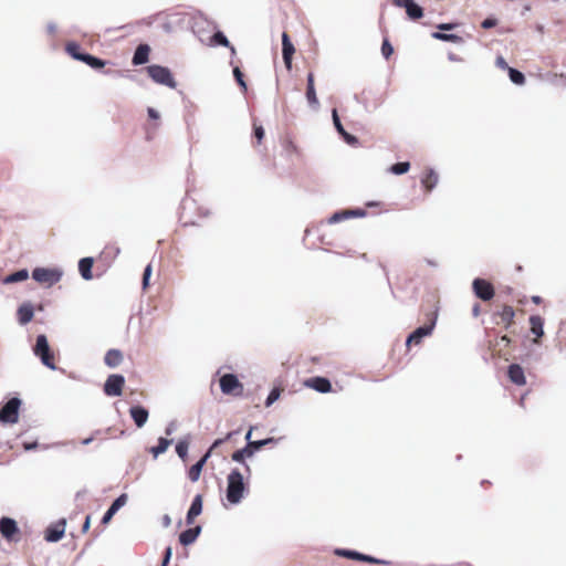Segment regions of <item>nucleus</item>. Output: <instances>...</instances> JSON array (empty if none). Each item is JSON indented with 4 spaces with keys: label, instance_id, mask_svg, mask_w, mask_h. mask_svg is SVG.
Returning <instances> with one entry per match:
<instances>
[{
    "label": "nucleus",
    "instance_id": "obj_26",
    "mask_svg": "<svg viewBox=\"0 0 566 566\" xmlns=\"http://www.w3.org/2000/svg\"><path fill=\"white\" fill-rule=\"evenodd\" d=\"M93 264H94V259L91 256L82 258L78 261V272L85 281H90L93 279V273H92Z\"/></svg>",
    "mask_w": 566,
    "mask_h": 566
},
{
    "label": "nucleus",
    "instance_id": "obj_11",
    "mask_svg": "<svg viewBox=\"0 0 566 566\" xmlns=\"http://www.w3.org/2000/svg\"><path fill=\"white\" fill-rule=\"evenodd\" d=\"M125 377L120 374H112L104 382V392L109 397H118L123 392Z\"/></svg>",
    "mask_w": 566,
    "mask_h": 566
},
{
    "label": "nucleus",
    "instance_id": "obj_31",
    "mask_svg": "<svg viewBox=\"0 0 566 566\" xmlns=\"http://www.w3.org/2000/svg\"><path fill=\"white\" fill-rule=\"evenodd\" d=\"M171 443H172L171 439L160 437V438H158L157 446L150 448V452L154 455V458L156 459L160 454L165 453Z\"/></svg>",
    "mask_w": 566,
    "mask_h": 566
},
{
    "label": "nucleus",
    "instance_id": "obj_1",
    "mask_svg": "<svg viewBox=\"0 0 566 566\" xmlns=\"http://www.w3.org/2000/svg\"><path fill=\"white\" fill-rule=\"evenodd\" d=\"M245 492L247 486L243 481V474L239 469H232L227 478L226 497L228 502L231 504H239Z\"/></svg>",
    "mask_w": 566,
    "mask_h": 566
},
{
    "label": "nucleus",
    "instance_id": "obj_64",
    "mask_svg": "<svg viewBox=\"0 0 566 566\" xmlns=\"http://www.w3.org/2000/svg\"><path fill=\"white\" fill-rule=\"evenodd\" d=\"M510 342H511V339H510V337H509V336L503 335V336L501 337V343H502V344H504L505 346H507V345L510 344Z\"/></svg>",
    "mask_w": 566,
    "mask_h": 566
},
{
    "label": "nucleus",
    "instance_id": "obj_42",
    "mask_svg": "<svg viewBox=\"0 0 566 566\" xmlns=\"http://www.w3.org/2000/svg\"><path fill=\"white\" fill-rule=\"evenodd\" d=\"M347 212L345 210H338L328 218V223L334 224L344 220H347Z\"/></svg>",
    "mask_w": 566,
    "mask_h": 566
},
{
    "label": "nucleus",
    "instance_id": "obj_35",
    "mask_svg": "<svg viewBox=\"0 0 566 566\" xmlns=\"http://www.w3.org/2000/svg\"><path fill=\"white\" fill-rule=\"evenodd\" d=\"M431 36L436 40H440L443 42H451V43H460L462 42V38L454 34V33H446V32H433Z\"/></svg>",
    "mask_w": 566,
    "mask_h": 566
},
{
    "label": "nucleus",
    "instance_id": "obj_6",
    "mask_svg": "<svg viewBox=\"0 0 566 566\" xmlns=\"http://www.w3.org/2000/svg\"><path fill=\"white\" fill-rule=\"evenodd\" d=\"M63 272L59 269L35 268L32 271V279L41 284L52 286L61 281Z\"/></svg>",
    "mask_w": 566,
    "mask_h": 566
},
{
    "label": "nucleus",
    "instance_id": "obj_56",
    "mask_svg": "<svg viewBox=\"0 0 566 566\" xmlns=\"http://www.w3.org/2000/svg\"><path fill=\"white\" fill-rule=\"evenodd\" d=\"M161 524L165 528L171 525V517L168 514H165L161 518Z\"/></svg>",
    "mask_w": 566,
    "mask_h": 566
},
{
    "label": "nucleus",
    "instance_id": "obj_41",
    "mask_svg": "<svg viewBox=\"0 0 566 566\" xmlns=\"http://www.w3.org/2000/svg\"><path fill=\"white\" fill-rule=\"evenodd\" d=\"M280 396H281V389L277 387L272 388L265 399V406L266 407L272 406L276 400H279Z\"/></svg>",
    "mask_w": 566,
    "mask_h": 566
},
{
    "label": "nucleus",
    "instance_id": "obj_14",
    "mask_svg": "<svg viewBox=\"0 0 566 566\" xmlns=\"http://www.w3.org/2000/svg\"><path fill=\"white\" fill-rule=\"evenodd\" d=\"M128 501V495L126 493H123L120 494L119 496H117L113 502L112 504L109 505V507L107 509V511L104 513L102 520H101V523L106 525L108 524L113 516L123 507L126 505Z\"/></svg>",
    "mask_w": 566,
    "mask_h": 566
},
{
    "label": "nucleus",
    "instance_id": "obj_61",
    "mask_svg": "<svg viewBox=\"0 0 566 566\" xmlns=\"http://www.w3.org/2000/svg\"><path fill=\"white\" fill-rule=\"evenodd\" d=\"M48 33L53 34L56 31V25L53 22L48 23L46 25Z\"/></svg>",
    "mask_w": 566,
    "mask_h": 566
},
{
    "label": "nucleus",
    "instance_id": "obj_49",
    "mask_svg": "<svg viewBox=\"0 0 566 566\" xmlns=\"http://www.w3.org/2000/svg\"><path fill=\"white\" fill-rule=\"evenodd\" d=\"M497 23V20L495 18H486L482 21L481 27L483 29H491L494 28Z\"/></svg>",
    "mask_w": 566,
    "mask_h": 566
},
{
    "label": "nucleus",
    "instance_id": "obj_57",
    "mask_svg": "<svg viewBox=\"0 0 566 566\" xmlns=\"http://www.w3.org/2000/svg\"><path fill=\"white\" fill-rule=\"evenodd\" d=\"M90 526H91V516H90V515H87V516L85 517L84 523H83L82 532H83V533H86V532L90 530Z\"/></svg>",
    "mask_w": 566,
    "mask_h": 566
},
{
    "label": "nucleus",
    "instance_id": "obj_15",
    "mask_svg": "<svg viewBox=\"0 0 566 566\" xmlns=\"http://www.w3.org/2000/svg\"><path fill=\"white\" fill-rule=\"evenodd\" d=\"M332 119H333L335 129L342 136V138L344 139V142L346 144H348L350 146L358 145V143H359L358 138L356 136L349 134L348 132H346V129L344 128L336 108H334L332 111Z\"/></svg>",
    "mask_w": 566,
    "mask_h": 566
},
{
    "label": "nucleus",
    "instance_id": "obj_43",
    "mask_svg": "<svg viewBox=\"0 0 566 566\" xmlns=\"http://www.w3.org/2000/svg\"><path fill=\"white\" fill-rule=\"evenodd\" d=\"M233 76L238 83V85L243 90V91H247V83L244 81V77H243V73L241 72L240 67L235 66L233 69Z\"/></svg>",
    "mask_w": 566,
    "mask_h": 566
},
{
    "label": "nucleus",
    "instance_id": "obj_24",
    "mask_svg": "<svg viewBox=\"0 0 566 566\" xmlns=\"http://www.w3.org/2000/svg\"><path fill=\"white\" fill-rule=\"evenodd\" d=\"M210 458V451H207L188 471V478L191 482H197L200 478L201 471Z\"/></svg>",
    "mask_w": 566,
    "mask_h": 566
},
{
    "label": "nucleus",
    "instance_id": "obj_51",
    "mask_svg": "<svg viewBox=\"0 0 566 566\" xmlns=\"http://www.w3.org/2000/svg\"><path fill=\"white\" fill-rule=\"evenodd\" d=\"M147 115L150 119L157 120L160 118L159 112L155 109L154 107L147 108Z\"/></svg>",
    "mask_w": 566,
    "mask_h": 566
},
{
    "label": "nucleus",
    "instance_id": "obj_25",
    "mask_svg": "<svg viewBox=\"0 0 566 566\" xmlns=\"http://www.w3.org/2000/svg\"><path fill=\"white\" fill-rule=\"evenodd\" d=\"M123 353L119 349H108L104 357V363L109 368H116L123 363Z\"/></svg>",
    "mask_w": 566,
    "mask_h": 566
},
{
    "label": "nucleus",
    "instance_id": "obj_33",
    "mask_svg": "<svg viewBox=\"0 0 566 566\" xmlns=\"http://www.w3.org/2000/svg\"><path fill=\"white\" fill-rule=\"evenodd\" d=\"M29 277V271L27 269L18 270L3 279L4 284H11L17 282L25 281Z\"/></svg>",
    "mask_w": 566,
    "mask_h": 566
},
{
    "label": "nucleus",
    "instance_id": "obj_10",
    "mask_svg": "<svg viewBox=\"0 0 566 566\" xmlns=\"http://www.w3.org/2000/svg\"><path fill=\"white\" fill-rule=\"evenodd\" d=\"M220 389L224 395H239L243 386L234 374H224L220 377Z\"/></svg>",
    "mask_w": 566,
    "mask_h": 566
},
{
    "label": "nucleus",
    "instance_id": "obj_47",
    "mask_svg": "<svg viewBox=\"0 0 566 566\" xmlns=\"http://www.w3.org/2000/svg\"><path fill=\"white\" fill-rule=\"evenodd\" d=\"M264 128L261 125H253V135L256 138L258 143L262 142V139L264 138Z\"/></svg>",
    "mask_w": 566,
    "mask_h": 566
},
{
    "label": "nucleus",
    "instance_id": "obj_45",
    "mask_svg": "<svg viewBox=\"0 0 566 566\" xmlns=\"http://www.w3.org/2000/svg\"><path fill=\"white\" fill-rule=\"evenodd\" d=\"M151 272H153V269H151V265L148 264L145 269H144V273H143V280H142V286H143V290H146L149 285V280H150V276H151Z\"/></svg>",
    "mask_w": 566,
    "mask_h": 566
},
{
    "label": "nucleus",
    "instance_id": "obj_17",
    "mask_svg": "<svg viewBox=\"0 0 566 566\" xmlns=\"http://www.w3.org/2000/svg\"><path fill=\"white\" fill-rule=\"evenodd\" d=\"M397 7L403 8L410 20H418L423 17V9L415 0H400Z\"/></svg>",
    "mask_w": 566,
    "mask_h": 566
},
{
    "label": "nucleus",
    "instance_id": "obj_8",
    "mask_svg": "<svg viewBox=\"0 0 566 566\" xmlns=\"http://www.w3.org/2000/svg\"><path fill=\"white\" fill-rule=\"evenodd\" d=\"M334 554L339 557L369 563V564H388L387 560L376 558L371 555L363 554L360 552L348 548H335Z\"/></svg>",
    "mask_w": 566,
    "mask_h": 566
},
{
    "label": "nucleus",
    "instance_id": "obj_12",
    "mask_svg": "<svg viewBox=\"0 0 566 566\" xmlns=\"http://www.w3.org/2000/svg\"><path fill=\"white\" fill-rule=\"evenodd\" d=\"M65 526V518H61L56 523L49 525L44 533V539L49 543L59 542L64 536Z\"/></svg>",
    "mask_w": 566,
    "mask_h": 566
},
{
    "label": "nucleus",
    "instance_id": "obj_46",
    "mask_svg": "<svg viewBox=\"0 0 566 566\" xmlns=\"http://www.w3.org/2000/svg\"><path fill=\"white\" fill-rule=\"evenodd\" d=\"M346 212H347V218H361V217H365L366 216V210L361 209V208H356V209H346Z\"/></svg>",
    "mask_w": 566,
    "mask_h": 566
},
{
    "label": "nucleus",
    "instance_id": "obj_18",
    "mask_svg": "<svg viewBox=\"0 0 566 566\" xmlns=\"http://www.w3.org/2000/svg\"><path fill=\"white\" fill-rule=\"evenodd\" d=\"M295 48L286 32L282 33V57L287 70L292 67V59Z\"/></svg>",
    "mask_w": 566,
    "mask_h": 566
},
{
    "label": "nucleus",
    "instance_id": "obj_22",
    "mask_svg": "<svg viewBox=\"0 0 566 566\" xmlns=\"http://www.w3.org/2000/svg\"><path fill=\"white\" fill-rule=\"evenodd\" d=\"M202 512V496L201 494H197L190 504V507L186 515L187 525H191L197 516H199Z\"/></svg>",
    "mask_w": 566,
    "mask_h": 566
},
{
    "label": "nucleus",
    "instance_id": "obj_54",
    "mask_svg": "<svg viewBox=\"0 0 566 566\" xmlns=\"http://www.w3.org/2000/svg\"><path fill=\"white\" fill-rule=\"evenodd\" d=\"M226 441H227V440H226L224 438L216 439V440L212 442V444H211V447H210V449H209L208 451H210V452H211L213 449L219 448V447H220L221 444H223Z\"/></svg>",
    "mask_w": 566,
    "mask_h": 566
},
{
    "label": "nucleus",
    "instance_id": "obj_48",
    "mask_svg": "<svg viewBox=\"0 0 566 566\" xmlns=\"http://www.w3.org/2000/svg\"><path fill=\"white\" fill-rule=\"evenodd\" d=\"M171 556H172V548H171V546H167L165 548L160 566H169V562L171 559Z\"/></svg>",
    "mask_w": 566,
    "mask_h": 566
},
{
    "label": "nucleus",
    "instance_id": "obj_13",
    "mask_svg": "<svg viewBox=\"0 0 566 566\" xmlns=\"http://www.w3.org/2000/svg\"><path fill=\"white\" fill-rule=\"evenodd\" d=\"M0 533L4 539L13 541L14 536L19 533L17 522L11 517L2 516L0 518Z\"/></svg>",
    "mask_w": 566,
    "mask_h": 566
},
{
    "label": "nucleus",
    "instance_id": "obj_34",
    "mask_svg": "<svg viewBox=\"0 0 566 566\" xmlns=\"http://www.w3.org/2000/svg\"><path fill=\"white\" fill-rule=\"evenodd\" d=\"M66 52L70 54V56L76 61L82 62L83 56L86 55L87 52H83L81 50L80 44L76 42H69L65 48Z\"/></svg>",
    "mask_w": 566,
    "mask_h": 566
},
{
    "label": "nucleus",
    "instance_id": "obj_38",
    "mask_svg": "<svg viewBox=\"0 0 566 566\" xmlns=\"http://www.w3.org/2000/svg\"><path fill=\"white\" fill-rule=\"evenodd\" d=\"M189 442L186 439H181L176 444V453L181 460H186L188 457Z\"/></svg>",
    "mask_w": 566,
    "mask_h": 566
},
{
    "label": "nucleus",
    "instance_id": "obj_40",
    "mask_svg": "<svg viewBox=\"0 0 566 566\" xmlns=\"http://www.w3.org/2000/svg\"><path fill=\"white\" fill-rule=\"evenodd\" d=\"M306 99L311 107L317 109L319 107V102L316 96L315 87H306Z\"/></svg>",
    "mask_w": 566,
    "mask_h": 566
},
{
    "label": "nucleus",
    "instance_id": "obj_21",
    "mask_svg": "<svg viewBox=\"0 0 566 566\" xmlns=\"http://www.w3.org/2000/svg\"><path fill=\"white\" fill-rule=\"evenodd\" d=\"M507 377L513 384L517 386H523L526 384L524 369L520 364L514 363L509 366Z\"/></svg>",
    "mask_w": 566,
    "mask_h": 566
},
{
    "label": "nucleus",
    "instance_id": "obj_59",
    "mask_svg": "<svg viewBox=\"0 0 566 566\" xmlns=\"http://www.w3.org/2000/svg\"><path fill=\"white\" fill-rule=\"evenodd\" d=\"M104 74L111 75V76H122V71H115V70H105Z\"/></svg>",
    "mask_w": 566,
    "mask_h": 566
},
{
    "label": "nucleus",
    "instance_id": "obj_4",
    "mask_svg": "<svg viewBox=\"0 0 566 566\" xmlns=\"http://www.w3.org/2000/svg\"><path fill=\"white\" fill-rule=\"evenodd\" d=\"M22 400L19 397H11L0 408V422L3 424H13L19 420V410Z\"/></svg>",
    "mask_w": 566,
    "mask_h": 566
},
{
    "label": "nucleus",
    "instance_id": "obj_62",
    "mask_svg": "<svg viewBox=\"0 0 566 566\" xmlns=\"http://www.w3.org/2000/svg\"><path fill=\"white\" fill-rule=\"evenodd\" d=\"M252 431H253V427H251V428L248 430V432L245 433L244 439H245L247 443H249V441H253V440L251 439V437H252Z\"/></svg>",
    "mask_w": 566,
    "mask_h": 566
},
{
    "label": "nucleus",
    "instance_id": "obj_32",
    "mask_svg": "<svg viewBox=\"0 0 566 566\" xmlns=\"http://www.w3.org/2000/svg\"><path fill=\"white\" fill-rule=\"evenodd\" d=\"M531 331L536 337L544 335V321L539 315H532L530 317Z\"/></svg>",
    "mask_w": 566,
    "mask_h": 566
},
{
    "label": "nucleus",
    "instance_id": "obj_7",
    "mask_svg": "<svg viewBox=\"0 0 566 566\" xmlns=\"http://www.w3.org/2000/svg\"><path fill=\"white\" fill-rule=\"evenodd\" d=\"M436 324H437V314H434L431 317L429 323L421 325V326L417 327L413 332H411L406 339V345L410 346L411 344H416V345L420 344L424 337L432 334Z\"/></svg>",
    "mask_w": 566,
    "mask_h": 566
},
{
    "label": "nucleus",
    "instance_id": "obj_63",
    "mask_svg": "<svg viewBox=\"0 0 566 566\" xmlns=\"http://www.w3.org/2000/svg\"><path fill=\"white\" fill-rule=\"evenodd\" d=\"M472 314L474 317L479 316L480 314V305L479 304H475L472 308Z\"/></svg>",
    "mask_w": 566,
    "mask_h": 566
},
{
    "label": "nucleus",
    "instance_id": "obj_19",
    "mask_svg": "<svg viewBox=\"0 0 566 566\" xmlns=\"http://www.w3.org/2000/svg\"><path fill=\"white\" fill-rule=\"evenodd\" d=\"M129 415L137 428H143L149 418V411L142 405L132 406Z\"/></svg>",
    "mask_w": 566,
    "mask_h": 566
},
{
    "label": "nucleus",
    "instance_id": "obj_27",
    "mask_svg": "<svg viewBox=\"0 0 566 566\" xmlns=\"http://www.w3.org/2000/svg\"><path fill=\"white\" fill-rule=\"evenodd\" d=\"M34 310L31 303H23L18 308V321L21 325H25L32 321Z\"/></svg>",
    "mask_w": 566,
    "mask_h": 566
},
{
    "label": "nucleus",
    "instance_id": "obj_2",
    "mask_svg": "<svg viewBox=\"0 0 566 566\" xmlns=\"http://www.w3.org/2000/svg\"><path fill=\"white\" fill-rule=\"evenodd\" d=\"M277 439L270 437L262 440H255V441H249V443L245 444V447L235 450L232 455L231 460L243 464L245 468V471L250 473L251 469L250 465L245 463L247 458L253 457L258 451H260L263 447L276 443Z\"/></svg>",
    "mask_w": 566,
    "mask_h": 566
},
{
    "label": "nucleus",
    "instance_id": "obj_36",
    "mask_svg": "<svg viewBox=\"0 0 566 566\" xmlns=\"http://www.w3.org/2000/svg\"><path fill=\"white\" fill-rule=\"evenodd\" d=\"M410 169V163L409 161H398L396 164H392L388 171L392 175H397V176H400V175H403L406 172H408V170Z\"/></svg>",
    "mask_w": 566,
    "mask_h": 566
},
{
    "label": "nucleus",
    "instance_id": "obj_58",
    "mask_svg": "<svg viewBox=\"0 0 566 566\" xmlns=\"http://www.w3.org/2000/svg\"><path fill=\"white\" fill-rule=\"evenodd\" d=\"M306 82H307L306 87H311V88L315 87V85H314V74L313 73H308L307 74Z\"/></svg>",
    "mask_w": 566,
    "mask_h": 566
},
{
    "label": "nucleus",
    "instance_id": "obj_5",
    "mask_svg": "<svg viewBox=\"0 0 566 566\" xmlns=\"http://www.w3.org/2000/svg\"><path fill=\"white\" fill-rule=\"evenodd\" d=\"M147 73L150 76V78L157 84L165 85L169 88H175L177 86L172 73L166 66L151 64L147 66Z\"/></svg>",
    "mask_w": 566,
    "mask_h": 566
},
{
    "label": "nucleus",
    "instance_id": "obj_55",
    "mask_svg": "<svg viewBox=\"0 0 566 566\" xmlns=\"http://www.w3.org/2000/svg\"><path fill=\"white\" fill-rule=\"evenodd\" d=\"M23 448L25 451H31V450H35L38 448V442L34 441V442H24L23 443Z\"/></svg>",
    "mask_w": 566,
    "mask_h": 566
},
{
    "label": "nucleus",
    "instance_id": "obj_37",
    "mask_svg": "<svg viewBox=\"0 0 566 566\" xmlns=\"http://www.w3.org/2000/svg\"><path fill=\"white\" fill-rule=\"evenodd\" d=\"M507 73L513 84L523 85L525 83V75L520 70L511 67Z\"/></svg>",
    "mask_w": 566,
    "mask_h": 566
},
{
    "label": "nucleus",
    "instance_id": "obj_29",
    "mask_svg": "<svg viewBox=\"0 0 566 566\" xmlns=\"http://www.w3.org/2000/svg\"><path fill=\"white\" fill-rule=\"evenodd\" d=\"M210 44L213 45V46H226V48H229L231 50V53L234 54L235 53V49L234 46H232L228 40V38L226 36V34L218 30L213 33V35L210 38Z\"/></svg>",
    "mask_w": 566,
    "mask_h": 566
},
{
    "label": "nucleus",
    "instance_id": "obj_52",
    "mask_svg": "<svg viewBox=\"0 0 566 566\" xmlns=\"http://www.w3.org/2000/svg\"><path fill=\"white\" fill-rule=\"evenodd\" d=\"M457 27L455 23H440L437 25L438 30L441 31H451Z\"/></svg>",
    "mask_w": 566,
    "mask_h": 566
},
{
    "label": "nucleus",
    "instance_id": "obj_16",
    "mask_svg": "<svg viewBox=\"0 0 566 566\" xmlns=\"http://www.w3.org/2000/svg\"><path fill=\"white\" fill-rule=\"evenodd\" d=\"M305 386L321 394H327L332 390V384L328 378L315 376L305 380Z\"/></svg>",
    "mask_w": 566,
    "mask_h": 566
},
{
    "label": "nucleus",
    "instance_id": "obj_20",
    "mask_svg": "<svg viewBox=\"0 0 566 566\" xmlns=\"http://www.w3.org/2000/svg\"><path fill=\"white\" fill-rule=\"evenodd\" d=\"M150 46L147 43H140L134 52L132 64L134 66L144 65L149 60Z\"/></svg>",
    "mask_w": 566,
    "mask_h": 566
},
{
    "label": "nucleus",
    "instance_id": "obj_28",
    "mask_svg": "<svg viewBox=\"0 0 566 566\" xmlns=\"http://www.w3.org/2000/svg\"><path fill=\"white\" fill-rule=\"evenodd\" d=\"M439 181V176L433 168H429L421 178V184L427 191H432Z\"/></svg>",
    "mask_w": 566,
    "mask_h": 566
},
{
    "label": "nucleus",
    "instance_id": "obj_50",
    "mask_svg": "<svg viewBox=\"0 0 566 566\" xmlns=\"http://www.w3.org/2000/svg\"><path fill=\"white\" fill-rule=\"evenodd\" d=\"M495 65L502 70H506L507 72L511 69L505 59L501 55L496 57Z\"/></svg>",
    "mask_w": 566,
    "mask_h": 566
},
{
    "label": "nucleus",
    "instance_id": "obj_53",
    "mask_svg": "<svg viewBox=\"0 0 566 566\" xmlns=\"http://www.w3.org/2000/svg\"><path fill=\"white\" fill-rule=\"evenodd\" d=\"M176 430V422L175 421H171L167 424V427L165 428V433L167 436H170L175 432Z\"/></svg>",
    "mask_w": 566,
    "mask_h": 566
},
{
    "label": "nucleus",
    "instance_id": "obj_60",
    "mask_svg": "<svg viewBox=\"0 0 566 566\" xmlns=\"http://www.w3.org/2000/svg\"><path fill=\"white\" fill-rule=\"evenodd\" d=\"M240 433V429H237V430H233V431H230L226 434L224 439L227 441L231 440L234 436L239 434Z\"/></svg>",
    "mask_w": 566,
    "mask_h": 566
},
{
    "label": "nucleus",
    "instance_id": "obj_39",
    "mask_svg": "<svg viewBox=\"0 0 566 566\" xmlns=\"http://www.w3.org/2000/svg\"><path fill=\"white\" fill-rule=\"evenodd\" d=\"M501 319L503 323H506L510 325L513 322V318L515 316L514 310L512 306L505 305L500 313Z\"/></svg>",
    "mask_w": 566,
    "mask_h": 566
},
{
    "label": "nucleus",
    "instance_id": "obj_44",
    "mask_svg": "<svg viewBox=\"0 0 566 566\" xmlns=\"http://www.w3.org/2000/svg\"><path fill=\"white\" fill-rule=\"evenodd\" d=\"M394 53V48L388 39H385L381 44V54L382 56L388 60Z\"/></svg>",
    "mask_w": 566,
    "mask_h": 566
},
{
    "label": "nucleus",
    "instance_id": "obj_23",
    "mask_svg": "<svg viewBox=\"0 0 566 566\" xmlns=\"http://www.w3.org/2000/svg\"><path fill=\"white\" fill-rule=\"evenodd\" d=\"M201 530H202L201 526L197 525L195 527H189V528L182 531L179 534V543L182 546H189V545L193 544L197 541L198 536L200 535Z\"/></svg>",
    "mask_w": 566,
    "mask_h": 566
},
{
    "label": "nucleus",
    "instance_id": "obj_30",
    "mask_svg": "<svg viewBox=\"0 0 566 566\" xmlns=\"http://www.w3.org/2000/svg\"><path fill=\"white\" fill-rule=\"evenodd\" d=\"M83 63L88 65L93 70H101L105 67L109 62L106 60H103L98 56L92 55L90 53H86V55L83 56Z\"/></svg>",
    "mask_w": 566,
    "mask_h": 566
},
{
    "label": "nucleus",
    "instance_id": "obj_9",
    "mask_svg": "<svg viewBox=\"0 0 566 566\" xmlns=\"http://www.w3.org/2000/svg\"><path fill=\"white\" fill-rule=\"evenodd\" d=\"M472 290L474 295L484 302L491 301L495 294L493 285L489 281L481 277L473 280Z\"/></svg>",
    "mask_w": 566,
    "mask_h": 566
},
{
    "label": "nucleus",
    "instance_id": "obj_3",
    "mask_svg": "<svg viewBox=\"0 0 566 566\" xmlns=\"http://www.w3.org/2000/svg\"><path fill=\"white\" fill-rule=\"evenodd\" d=\"M33 353L40 358L41 363L51 370H55L54 355L49 345L48 337L44 334H40L35 338V345Z\"/></svg>",
    "mask_w": 566,
    "mask_h": 566
}]
</instances>
